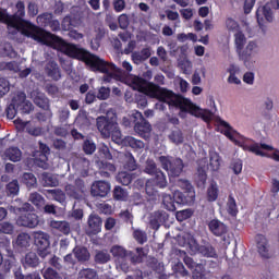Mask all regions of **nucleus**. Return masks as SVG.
<instances>
[{
    "label": "nucleus",
    "instance_id": "c85d7f7f",
    "mask_svg": "<svg viewBox=\"0 0 279 279\" xmlns=\"http://www.w3.org/2000/svg\"><path fill=\"white\" fill-rule=\"evenodd\" d=\"M209 167L211 171H219L221 169V156L215 150L209 151Z\"/></svg>",
    "mask_w": 279,
    "mask_h": 279
},
{
    "label": "nucleus",
    "instance_id": "a878e982",
    "mask_svg": "<svg viewBox=\"0 0 279 279\" xmlns=\"http://www.w3.org/2000/svg\"><path fill=\"white\" fill-rule=\"evenodd\" d=\"M260 149H266L267 151H274V146H270L267 144L258 145V143H255L248 146V151H251L252 154H255V156H262L264 158L265 156H267V154H265V151Z\"/></svg>",
    "mask_w": 279,
    "mask_h": 279
},
{
    "label": "nucleus",
    "instance_id": "20e7f679",
    "mask_svg": "<svg viewBox=\"0 0 279 279\" xmlns=\"http://www.w3.org/2000/svg\"><path fill=\"white\" fill-rule=\"evenodd\" d=\"M83 62L86 64V66H89L90 71L94 73H108L109 71L119 72V68L114 63L108 62L99 58V56L90 53L89 51H87V54H85Z\"/></svg>",
    "mask_w": 279,
    "mask_h": 279
},
{
    "label": "nucleus",
    "instance_id": "864d4df0",
    "mask_svg": "<svg viewBox=\"0 0 279 279\" xmlns=\"http://www.w3.org/2000/svg\"><path fill=\"white\" fill-rule=\"evenodd\" d=\"M21 186L19 185V180H13L7 184V195H19Z\"/></svg>",
    "mask_w": 279,
    "mask_h": 279
},
{
    "label": "nucleus",
    "instance_id": "1a4fd4ad",
    "mask_svg": "<svg viewBox=\"0 0 279 279\" xmlns=\"http://www.w3.org/2000/svg\"><path fill=\"white\" fill-rule=\"evenodd\" d=\"M33 236L38 256H40V258L49 256V254H51V242L49 241V234L43 231H37L34 232Z\"/></svg>",
    "mask_w": 279,
    "mask_h": 279
},
{
    "label": "nucleus",
    "instance_id": "69168bd1",
    "mask_svg": "<svg viewBox=\"0 0 279 279\" xmlns=\"http://www.w3.org/2000/svg\"><path fill=\"white\" fill-rule=\"evenodd\" d=\"M97 99H99L100 101H106V99H108L110 97V88L109 87H105L101 86L98 89V93L96 95Z\"/></svg>",
    "mask_w": 279,
    "mask_h": 279
},
{
    "label": "nucleus",
    "instance_id": "8fccbe9b",
    "mask_svg": "<svg viewBox=\"0 0 279 279\" xmlns=\"http://www.w3.org/2000/svg\"><path fill=\"white\" fill-rule=\"evenodd\" d=\"M94 260L97 265H106V263H110V255L108 252L99 251L96 253Z\"/></svg>",
    "mask_w": 279,
    "mask_h": 279
},
{
    "label": "nucleus",
    "instance_id": "473e14b6",
    "mask_svg": "<svg viewBox=\"0 0 279 279\" xmlns=\"http://www.w3.org/2000/svg\"><path fill=\"white\" fill-rule=\"evenodd\" d=\"M138 119H142L141 111H135L129 117H124L122 119V125L124 128H134L135 123L138 121Z\"/></svg>",
    "mask_w": 279,
    "mask_h": 279
},
{
    "label": "nucleus",
    "instance_id": "5fc2aeb1",
    "mask_svg": "<svg viewBox=\"0 0 279 279\" xmlns=\"http://www.w3.org/2000/svg\"><path fill=\"white\" fill-rule=\"evenodd\" d=\"M128 197V192L117 185L114 189H113V199H117V202H125V198Z\"/></svg>",
    "mask_w": 279,
    "mask_h": 279
},
{
    "label": "nucleus",
    "instance_id": "412c9836",
    "mask_svg": "<svg viewBox=\"0 0 279 279\" xmlns=\"http://www.w3.org/2000/svg\"><path fill=\"white\" fill-rule=\"evenodd\" d=\"M184 244L187 246L189 252L192 255L199 254V250L202 248V245L195 240V236L191 234H185L183 236Z\"/></svg>",
    "mask_w": 279,
    "mask_h": 279
},
{
    "label": "nucleus",
    "instance_id": "e2e57ef3",
    "mask_svg": "<svg viewBox=\"0 0 279 279\" xmlns=\"http://www.w3.org/2000/svg\"><path fill=\"white\" fill-rule=\"evenodd\" d=\"M133 238L140 243V245L147 243V233L141 229L133 232Z\"/></svg>",
    "mask_w": 279,
    "mask_h": 279
},
{
    "label": "nucleus",
    "instance_id": "f257e3e1",
    "mask_svg": "<svg viewBox=\"0 0 279 279\" xmlns=\"http://www.w3.org/2000/svg\"><path fill=\"white\" fill-rule=\"evenodd\" d=\"M32 38L37 43H41V45H46V47H51L52 49H57V51H61L69 58L81 60V62H84V59L88 53L86 49L80 48L75 44H69L66 40L62 39V37L51 34L43 27L34 26L32 29Z\"/></svg>",
    "mask_w": 279,
    "mask_h": 279
},
{
    "label": "nucleus",
    "instance_id": "680f3d73",
    "mask_svg": "<svg viewBox=\"0 0 279 279\" xmlns=\"http://www.w3.org/2000/svg\"><path fill=\"white\" fill-rule=\"evenodd\" d=\"M179 184L185 193L195 197V189L193 187V184H191L189 180H181Z\"/></svg>",
    "mask_w": 279,
    "mask_h": 279
},
{
    "label": "nucleus",
    "instance_id": "7c9ffc66",
    "mask_svg": "<svg viewBox=\"0 0 279 279\" xmlns=\"http://www.w3.org/2000/svg\"><path fill=\"white\" fill-rule=\"evenodd\" d=\"M32 241V235L29 233H20L16 238L15 245L21 247V250H27Z\"/></svg>",
    "mask_w": 279,
    "mask_h": 279
},
{
    "label": "nucleus",
    "instance_id": "f3484780",
    "mask_svg": "<svg viewBox=\"0 0 279 279\" xmlns=\"http://www.w3.org/2000/svg\"><path fill=\"white\" fill-rule=\"evenodd\" d=\"M22 265L24 269H36L40 265V257L36 252L31 251L22 258Z\"/></svg>",
    "mask_w": 279,
    "mask_h": 279
},
{
    "label": "nucleus",
    "instance_id": "4468645a",
    "mask_svg": "<svg viewBox=\"0 0 279 279\" xmlns=\"http://www.w3.org/2000/svg\"><path fill=\"white\" fill-rule=\"evenodd\" d=\"M45 73L48 77L52 78L53 82H60L62 78V71L60 65L54 60H49L45 66Z\"/></svg>",
    "mask_w": 279,
    "mask_h": 279
},
{
    "label": "nucleus",
    "instance_id": "dca6fc26",
    "mask_svg": "<svg viewBox=\"0 0 279 279\" xmlns=\"http://www.w3.org/2000/svg\"><path fill=\"white\" fill-rule=\"evenodd\" d=\"M172 107L179 108L181 112H195L197 110V107L190 99L180 95H177Z\"/></svg>",
    "mask_w": 279,
    "mask_h": 279
},
{
    "label": "nucleus",
    "instance_id": "09e8293b",
    "mask_svg": "<svg viewBox=\"0 0 279 279\" xmlns=\"http://www.w3.org/2000/svg\"><path fill=\"white\" fill-rule=\"evenodd\" d=\"M160 169L156 165V161L154 159L146 160V166L144 169V173H147V175H156Z\"/></svg>",
    "mask_w": 279,
    "mask_h": 279
},
{
    "label": "nucleus",
    "instance_id": "4c0bfd02",
    "mask_svg": "<svg viewBox=\"0 0 279 279\" xmlns=\"http://www.w3.org/2000/svg\"><path fill=\"white\" fill-rule=\"evenodd\" d=\"M124 169L126 171H136L138 169V163H136V159L132 153L125 154Z\"/></svg>",
    "mask_w": 279,
    "mask_h": 279
},
{
    "label": "nucleus",
    "instance_id": "a211bd4d",
    "mask_svg": "<svg viewBox=\"0 0 279 279\" xmlns=\"http://www.w3.org/2000/svg\"><path fill=\"white\" fill-rule=\"evenodd\" d=\"M257 243V252L262 256V258H271V253H269V245L267 242V238L263 234H257L256 238Z\"/></svg>",
    "mask_w": 279,
    "mask_h": 279
},
{
    "label": "nucleus",
    "instance_id": "3c124183",
    "mask_svg": "<svg viewBox=\"0 0 279 279\" xmlns=\"http://www.w3.org/2000/svg\"><path fill=\"white\" fill-rule=\"evenodd\" d=\"M173 272L175 274L177 278H186V276H189V270H186L182 262H178L173 266Z\"/></svg>",
    "mask_w": 279,
    "mask_h": 279
},
{
    "label": "nucleus",
    "instance_id": "c9c22d12",
    "mask_svg": "<svg viewBox=\"0 0 279 279\" xmlns=\"http://www.w3.org/2000/svg\"><path fill=\"white\" fill-rule=\"evenodd\" d=\"M168 138L174 145H182V143H184V133H182V130L177 128V129L171 131V133L169 134Z\"/></svg>",
    "mask_w": 279,
    "mask_h": 279
},
{
    "label": "nucleus",
    "instance_id": "b1692460",
    "mask_svg": "<svg viewBox=\"0 0 279 279\" xmlns=\"http://www.w3.org/2000/svg\"><path fill=\"white\" fill-rule=\"evenodd\" d=\"M182 171H184V161H182V159L180 158H174L172 160V165H170L168 172L172 178H179Z\"/></svg>",
    "mask_w": 279,
    "mask_h": 279
},
{
    "label": "nucleus",
    "instance_id": "f8f14e48",
    "mask_svg": "<svg viewBox=\"0 0 279 279\" xmlns=\"http://www.w3.org/2000/svg\"><path fill=\"white\" fill-rule=\"evenodd\" d=\"M104 221L97 214H90L87 220V234L95 235L101 232V226Z\"/></svg>",
    "mask_w": 279,
    "mask_h": 279
},
{
    "label": "nucleus",
    "instance_id": "79ce46f5",
    "mask_svg": "<svg viewBox=\"0 0 279 279\" xmlns=\"http://www.w3.org/2000/svg\"><path fill=\"white\" fill-rule=\"evenodd\" d=\"M41 183L43 186H58L59 181L49 172L41 173Z\"/></svg>",
    "mask_w": 279,
    "mask_h": 279
},
{
    "label": "nucleus",
    "instance_id": "9d476101",
    "mask_svg": "<svg viewBox=\"0 0 279 279\" xmlns=\"http://www.w3.org/2000/svg\"><path fill=\"white\" fill-rule=\"evenodd\" d=\"M110 252L113 258H116L122 271H124V274H128V271H130V266L128 265V263H125L129 254L128 250L120 245H113L110 248Z\"/></svg>",
    "mask_w": 279,
    "mask_h": 279
},
{
    "label": "nucleus",
    "instance_id": "9b49d317",
    "mask_svg": "<svg viewBox=\"0 0 279 279\" xmlns=\"http://www.w3.org/2000/svg\"><path fill=\"white\" fill-rule=\"evenodd\" d=\"M133 128L136 134H138V136H141L145 141L149 138V134L151 133V124H149V122L146 121L145 117H143V113L142 118H137V121L135 122Z\"/></svg>",
    "mask_w": 279,
    "mask_h": 279
},
{
    "label": "nucleus",
    "instance_id": "f704fd0d",
    "mask_svg": "<svg viewBox=\"0 0 279 279\" xmlns=\"http://www.w3.org/2000/svg\"><path fill=\"white\" fill-rule=\"evenodd\" d=\"M128 256L131 258L133 265H138L143 263V258H145V250L143 247H137L136 254L134 252H129Z\"/></svg>",
    "mask_w": 279,
    "mask_h": 279
},
{
    "label": "nucleus",
    "instance_id": "49530a36",
    "mask_svg": "<svg viewBox=\"0 0 279 279\" xmlns=\"http://www.w3.org/2000/svg\"><path fill=\"white\" fill-rule=\"evenodd\" d=\"M97 270L93 268H83L78 271L77 279H97Z\"/></svg>",
    "mask_w": 279,
    "mask_h": 279
},
{
    "label": "nucleus",
    "instance_id": "338daca9",
    "mask_svg": "<svg viewBox=\"0 0 279 279\" xmlns=\"http://www.w3.org/2000/svg\"><path fill=\"white\" fill-rule=\"evenodd\" d=\"M0 232L1 234H14V225L10 222H1Z\"/></svg>",
    "mask_w": 279,
    "mask_h": 279
},
{
    "label": "nucleus",
    "instance_id": "423d86ee",
    "mask_svg": "<svg viewBox=\"0 0 279 279\" xmlns=\"http://www.w3.org/2000/svg\"><path fill=\"white\" fill-rule=\"evenodd\" d=\"M234 43L236 52L239 53L241 60L247 62L252 53H254V49H256V43L250 41L245 50H243V48L245 47V43H247V38H245V34H243V32L241 31L234 34Z\"/></svg>",
    "mask_w": 279,
    "mask_h": 279
},
{
    "label": "nucleus",
    "instance_id": "58836bf2",
    "mask_svg": "<svg viewBox=\"0 0 279 279\" xmlns=\"http://www.w3.org/2000/svg\"><path fill=\"white\" fill-rule=\"evenodd\" d=\"M27 100V95L24 92H19L16 95L13 96L11 100V106L21 110L23 104Z\"/></svg>",
    "mask_w": 279,
    "mask_h": 279
},
{
    "label": "nucleus",
    "instance_id": "f03ea898",
    "mask_svg": "<svg viewBox=\"0 0 279 279\" xmlns=\"http://www.w3.org/2000/svg\"><path fill=\"white\" fill-rule=\"evenodd\" d=\"M133 84L137 86L138 92L146 95V97H150V99H157L161 104H167L168 106H173L178 94L173 90L168 89L167 87H161L160 85L149 82L143 77H135L133 80Z\"/></svg>",
    "mask_w": 279,
    "mask_h": 279
},
{
    "label": "nucleus",
    "instance_id": "0e129e2a",
    "mask_svg": "<svg viewBox=\"0 0 279 279\" xmlns=\"http://www.w3.org/2000/svg\"><path fill=\"white\" fill-rule=\"evenodd\" d=\"M10 93V81L0 77V97H5Z\"/></svg>",
    "mask_w": 279,
    "mask_h": 279
},
{
    "label": "nucleus",
    "instance_id": "6e6552de",
    "mask_svg": "<svg viewBox=\"0 0 279 279\" xmlns=\"http://www.w3.org/2000/svg\"><path fill=\"white\" fill-rule=\"evenodd\" d=\"M168 184L167 174L160 170L146 181V194L149 197H154L158 193L156 189H167Z\"/></svg>",
    "mask_w": 279,
    "mask_h": 279
},
{
    "label": "nucleus",
    "instance_id": "bf43d9fd",
    "mask_svg": "<svg viewBox=\"0 0 279 279\" xmlns=\"http://www.w3.org/2000/svg\"><path fill=\"white\" fill-rule=\"evenodd\" d=\"M162 169L165 171H169L171 165H173V160H175V158L171 157V156H160L158 158Z\"/></svg>",
    "mask_w": 279,
    "mask_h": 279
},
{
    "label": "nucleus",
    "instance_id": "2eb2a0df",
    "mask_svg": "<svg viewBox=\"0 0 279 279\" xmlns=\"http://www.w3.org/2000/svg\"><path fill=\"white\" fill-rule=\"evenodd\" d=\"M93 197H106L110 193V184L106 181H96L92 184Z\"/></svg>",
    "mask_w": 279,
    "mask_h": 279
},
{
    "label": "nucleus",
    "instance_id": "a18cd8bd",
    "mask_svg": "<svg viewBox=\"0 0 279 279\" xmlns=\"http://www.w3.org/2000/svg\"><path fill=\"white\" fill-rule=\"evenodd\" d=\"M125 143L131 147L132 149H144L145 148V142L137 140L136 137L126 136Z\"/></svg>",
    "mask_w": 279,
    "mask_h": 279
},
{
    "label": "nucleus",
    "instance_id": "e433bc0d",
    "mask_svg": "<svg viewBox=\"0 0 279 279\" xmlns=\"http://www.w3.org/2000/svg\"><path fill=\"white\" fill-rule=\"evenodd\" d=\"M227 213L230 217H236L239 215V207L236 206V199L230 194L227 202Z\"/></svg>",
    "mask_w": 279,
    "mask_h": 279
},
{
    "label": "nucleus",
    "instance_id": "6ab92c4d",
    "mask_svg": "<svg viewBox=\"0 0 279 279\" xmlns=\"http://www.w3.org/2000/svg\"><path fill=\"white\" fill-rule=\"evenodd\" d=\"M173 197L174 204H178L179 206H186L195 202V196H191V194L186 192L174 191Z\"/></svg>",
    "mask_w": 279,
    "mask_h": 279
},
{
    "label": "nucleus",
    "instance_id": "7ed1b4c3",
    "mask_svg": "<svg viewBox=\"0 0 279 279\" xmlns=\"http://www.w3.org/2000/svg\"><path fill=\"white\" fill-rule=\"evenodd\" d=\"M13 211L20 214L15 220L20 228L34 229L40 223L38 215L34 214V206L29 203H24L21 207H14Z\"/></svg>",
    "mask_w": 279,
    "mask_h": 279
},
{
    "label": "nucleus",
    "instance_id": "ddd939ff",
    "mask_svg": "<svg viewBox=\"0 0 279 279\" xmlns=\"http://www.w3.org/2000/svg\"><path fill=\"white\" fill-rule=\"evenodd\" d=\"M207 226L214 236H225V234H228V226L217 218L211 219Z\"/></svg>",
    "mask_w": 279,
    "mask_h": 279
},
{
    "label": "nucleus",
    "instance_id": "4d7b16f0",
    "mask_svg": "<svg viewBox=\"0 0 279 279\" xmlns=\"http://www.w3.org/2000/svg\"><path fill=\"white\" fill-rule=\"evenodd\" d=\"M47 193H48V195H51V197H53L56 199V202H59L60 204H62V202H64L66 199V195L60 189L48 190Z\"/></svg>",
    "mask_w": 279,
    "mask_h": 279
},
{
    "label": "nucleus",
    "instance_id": "6e6d98bb",
    "mask_svg": "<svg viewBox=\"0 0 279 279\" xmlns=\"http://www.w3.org/2000/svg\"><path fill=\"white\" fill-rule=\"evenodd\" d=\"M219 128H225V130L221 131V134L226 135L229 141H234V135H232V126H230V123L220 120Z\"/></svg>",
    "mask_w": 279,
    "mask_h": 279
},
{
    "label": "nucleus",
    "instance_id": "aec40b11",
    "mask_svg": "<svg viewBox=\"0 0 279 279\" xmlns=\"http://www.w3.org/2000/svg\"><path fill=\"white\" fill-rule=\"evenodd\" d=\"M72 252L78 263H88L90 260V251L85 246H75Z\"/></svg>",
    "mask_w": 279,
    "mask_h": 279
},
{
    "label": "nucleus",
    "instance_id": "cd10ccee",
    "mask_svg": "<svg viewBox=\"0 0 279 279\" xmlns=\"http://www.w3.org/2000/svg\"><path fill=\"white\" fill-rule=\"evenodd\" d=\"M35 106L37 108H41V110H50V105H49V98L43 93H37V95L33 99Z\"/></svg>",
    "mask_w": 279,
    "mask_h": 279
},
{
    "label": "nucleus",
    "instance_id": "13d9d810",
    "mask_svg": "<svg viewBox=\"0 0 279 279\" xmlns=\"http://www.w3.org/2000/svg\"><path fill=\"white\" fill-rule=\"evenodd\" d=\"M98 155L104 160H112V153H110V148L106 144L99 146Z\"/></svg>",
    "mask_w": 279,
    "mask_h": 279
},
{
    "label": "nucleus",
    "instance_id": "393cba45",
    "mask_svg": "<svg viewBox=\"0 0 279 279\" xmlns=\"http://www.w3.org/2000/svg\"><path fill=\"white\" fill-rule=\"evenodd\" d=\"M206 199L210 204L219 199V185L215 181H211L209 186L207 187Z\"/></svg>",
    "mask_w": 279,
    "mask_h": 279
},
{
    "label": "nucleus",
    "instance_id": "de8ad7c7",
    "mask_svg": "<svg viewBox=\"0 0 279 279\" xmlns=\"http://www.w3.org/2000/svg\"><path fill=\"white\" fill-rule=\"evenodd\" d=\"M29 202L33 203L34 206H36V208L39 210L43 208V206H45V197H43V195H40L38 192L31 193Z\"/></svg>",
    "mask_w": 279,
    "mask_h": 279
},
{
    "label": "nucleus",
    "instance_id": "0eeeda50",
    "mask_svg": "<svg viewBox=\"0 0 279 279\" xmlns=\"http://www.w3.org/2000/svg\"><path fill=\"white\" fill-rule=\"evenodd\" d=\"M274 10H279V0H270L256 11V19L260 29H264L263 16L268 23H274Z\"/></svg>",
    "mask_w": 279,
    "mask_h": 279
},
{
    "label": "nucleus",
    "instance_id": "39448f33",
    "mask_svg": "<svg viewBox=\"0 0 279 279\" xmlns=\"http://www.w3.org/2000/svg\"><path fill=\"white\" fill-rule=\"evenodd\" d=\"M97 130L105 138H111L113 141H121V131L119 130V123L100 116L96 119Z\"/></svg>",
    "mask_w": 279,
    "mask_h": 279
},
{
    "label": "nucleus",
    "instance_id": "a19ab883",
    "mask_svg": "<svg viewBox=\"0 0 279 279\" xmlns=\"http://www.w3.org/2000/svg\"><path fill=\"white\" fill-rule=\"evenodd\" d=\"M132 180H134V174L130 172L122 171L117 175V181L123 186H130V184H132Z\"/></svg>",
    "mask_w": 279,
    "mask_h": 279
},
{
    "label": "nucleus",
    "instance_id": "5701e85b",
    "mask_svg": "<svg viewBox=\"0 0 279 279\" xmlns=\"http://www.w3.org/2000/svg\"><path fill=\"white\" fill-rule=\"evenodd\" d=\"M25 24V19H22L21 16L16 15L14 13L13 15L8 14L7 21L4 22V25H8V27H13V29H21L23 25Z\"/></svg>",
    "mask_w": 279,
    "mask_h": 279
},
{
    "label": "nucleus",
    "instance_id": "bb28decb",
    "mask_svg": "<svg viewBox=\"0 0 279 279\" xmlns=\"http://www.w3.org/2000/svg\"><path fill=\"white\" fill-rule=\"evenodd\" d=\"M50 226L53 230H58L61 234H71V225L66 221L52 220Z\"/></svg>",
    "mask_w": 279,
    "mask_h": 279
},
{
    "label": "nucleus",
    "instance_id": "72a5a7b5",
    "mask_svg": "<svg viewBox=\"0 0 279 279\" xmlns=\"http://www.w3.org/2000/svg\"><path fill=\"white\" fill-rule=\"evenodd\" d=\"M23 184L27 186V189H36L38 186V179L32 172H25L22 177Z\"/></svg>",
    "mask_w": 279,
    "mask_h": 279
},
{
    "label": "nucleus",
    "instance_id": "2f4dec72",
    "mask_svg": "<svg viewBox=\"0 0 279 279\" xmlns=\"http://www.w3.org/2000/svg\"><path fill=\"white\" fill-rule=\"evenodd\" d=\"M198 254L205 256L206 258H218L217 250L211 244L201 245Z\"/></svg>",
    "mask_w": 279,
    "mask_h": 279
},
{
    "label": "nucleus",
    "instance_id": "052dcab7",
    "mask_svg": "<svg viewBox=\"0 0 279 279\" xmlns=\"http://www.w3.org/2000/svg\"><path fill=\"white\" fill-rule=\"evenodd\" d=\"M179 252H180V256L183 257V263L186 265L189 269H195V267H197V263H195L193 257H190L189 255H186L185 251H179Z\"/></svg>",
    "mask_w": 279,
    "mask_h": 279
},
{
    "label": "nucleus",
    "instance_id": "ea45409f",
    "mask_svg": "<svg viewBox=\"0 0 279 279\" xmlns=\"http://www.w3.org/2000/svg\"><path fill=\"white\" fill-rule=\"evenodd\" d=\"M162 204L166 208V210H169L170 213H174V210H177L175 207V199L174 196L170 195V194H163L162 195Z\"/></svg>",
    "mask_w": 279,
    "mask_h": 279
},
{
    "label": "nucleus",
    "instance_id": "774afa93",
    "mask_svg": "<svg viewBox=\"0 0 279 279\" xmlns=\"http://www.w3.org/2000/svg\"><path fill=\"white\" fill-rule=\"evenodd\" d=\"M95 149H97V146L95 143L90 142L89 140H86L83 143V151L87 155L95 154Z\"/></svg>",
    "mask_w": 279,
    "mask_h": 279
},
{
    "label": "nucleus",
    "instance_id": "37998d69",
    "mask_svg": "<svg viewBox=\"0 0 279 279\" xmlns=\"http://www.w3.org/2000/svg\"><path fill=\"white\" fill-rule=\"evenodd\" d=\"M162 211H155L149 220V226L151 230H159L160 223L162 222Z\"/></svg>",
    "mask_w": 279,
    "mask_h": 279
},
{
    "label": "nucleus",
    "instance_id": "c03bdc74",
    "mask_svg": "<svg viewBox=\"0 0 279 279\" xmlns=\"http://www.w3.org/2000/svg\"><path fill=\"white\" fill-rule=\"evenodd\" d=\"M65 193L68 197H71L72 199H82V195H84V192L80 191L73 184H68L65 186Z\"/></svg>",
    "mask_w": 279,
    "mask_h": 279
},
{
    "label": "nucleus",
    "instance_id": "c756f323",
    "mask_svg": "<svg viewBox=\"0 0 279 279\" xmlns=\"http://www.w3.org/2000/svg\"><path fill=\"white\" fill-rule=\"evenodd\" d=\"M5 156L11 160V162H21L23 158V153L19 147H10L5 150Z\"/></svg>",
    "mask_w": 279,
    "mask_h": 279
},
{
    "label": "nucleus",
    "instance_id": "603ef678",
    "mask_svg": "<svg viewBox=\"0 0 279 279\" xmlns=\"http://www.w3.org/2000/svg\"><path fill=\"white\" fill-rule=\"evenodd\" d=\"M53 20V14L51 13H43L37 16V23L41 25V27H49V24Z\"/></svg>",
    "mask_w": 279,
    "mask_h": 279
},
{
    "label": "nucleus",
    "instance_id": "4be33fe9",
    "mask_svg": "<svg viewBox=\"0 0 279 279\" xmlns=\"http://www.w3.org/2000/svg\"><path fill=\"white\" fill-rule=\"evenodd\" d=\"M131 58L134 64H142V62L151 58V49L143 48L141 51L133 52Z\"/></svg>",
    "mask_w": 279,
    "mask_h": 279
}]
</instances>
